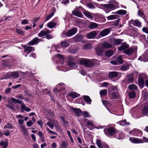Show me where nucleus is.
Instances as JSON below:
<instances>
[{
    "label": "nucleus",
    "mask_w": 148,
    "mask_h": 148,
    "mask_svg": "<svg viewBox=\"0 0 148 148\" xmlns=\"http://www.w3.org/2000/svg\"><path fill=\"white\" fill-rule=\"evenodd\" d=\"M117 123L120 125L122 126H124L125 125H129L130 124V123L127 122L126 119H124L123 120H121Z\"/></svg>",
    "instance_id": "obj_34"
},
{
    "label": "nucleus",
    "mask_w": 148,
    "mask_h": 148,
    "mask_svg": "<svg viewBox=\"0 0 148 148\" xmlns=\"http://www.w3.org/2000/svg\"><path fill=\"white\" fill-rule=\"evenodd\" d=\"M4 134L5 136H8L10 135V133L8 130H7L4 132Z\"/></svg>",
    "instance_id": "obj_62"
},
{
    "label": "nucleus",
    "mask_w": 148,
    "mask_h": 148,
    "mask_svg": "<svg viewBox=\"0 0 148 148\" xmlns=\"http://www.w3.org/2000/svg\"><path fill=\"white\" fill-rule=\"evenodd\" d=\"M87 6L91 8H95L93 4L90 3L88 4H87Z\"/></svg>",
    "instance_id": "obj_59"
},
{
    "label": "nucleus",
    "mask_w": 148,
    "mask_h": 148,
    "mask_svg": "<svg viewBox=\"0 0 148 148\" xmlns=\"http://www.w3.org/2000/svg\"><path fill=\"white\" fill-rule=\"evenodd\" d=\"M109 75L110 78H115L118 77V73L116 71L111 72L109 73Z\"/></svg>",
    "instance_id": "obj_23"
},
{
    "label": "nucleus",
    "mask_w": 148,
    "mask_h": 148,
    "mask_svg": "<svg viewBox=\"0 0 148 148\" xmlns=\"http://www.w3.org/2000/svg\"><path fill=\"white\" fill-rule=\"evenodd\" d=\"M129 69V65L128 64L123 65L121 68V69L122 71H125Z\"/></svg>",
    "instance_id": "obj_51"
},
{
    "label": "nucleus",
    "mask_w": 148,
    "mask_h": 148,
    "mask_svg": "<svg viewBox=\"0 0 148 148\" xmlns=\"http://www.w3.org/2000/svg\"><path fill=\"white\" fill-rule=\"evenodd\" d=\"M123 40L121 39L114 38L113 43L114 45H119L121 44Z\"/></svg>",
    "instance_id": "obj_31"
},
{
    "label": "nucleus",
    "mask_w": 148,
    "mask_h": 148,
    "mask_svg": "<svg viewBox=\"0 0 148 148\" xmlns=\"http://www.w3.org/2000/svg\"><path fill=\"white\" fill-rule=\"evenodd\" d=\"M74 111L75 112L76 115L78 116H80L81 115L82 113V111L79 109L75 108Z\"/></svg>",
    "instance_id": "obj_45"
},
{
    "label": "nucleus",
    "mask_w": 148,
    "mask_h": 148,
    "mask_svg": "<svg viewBox=\"0 0 148 148\" xmlns=\"http://www.w3.org/2000/svg\"><path fill=\"white\" fill-rule=\"evenodd\" d=\"M83 37L82 35H77L73 38V39L75 41L79 42L82 39Z\"/></svg>",
    "instance_id": "obj_33"
},
{
    "label": "nucleus",
    "mask_w": 148,
    "mask_h": 148,
    "mask_svg": "<svg viewBox=\"0 0 148 148\" xmlns=\"http://www.w3.org/2000/svg\"><path fill=\"white\" fill-rule=\"evenodd\" d=\"M50 33V31L48 29H47L46 31L42 30L40 33H39L38 36L39 37H42L43 36H45L47 34Z\"/></svg>",
    "instance_id": "obj_22"
},
{
    "label": "nucleus",
    "mask_w": 148,
    "mask_h": 148,
    "mask_svg": "<svg viewBox=\"0 0 148 148\" xmlns=\"http://www.w3.org/2000/svg\"><path fill=\"white\" fill-rule=\"evenodd\" d=\"M127 11L123 10H120L115 12H112V14H117L120 15H123L127 13Z\"/></svg>",
    "instance_id": "obj_37"
},
{
    "label": "nucleus",
    "mask_w": 148,
    "mask_h": 148,
    "mask_svg": "<svg viewBox=\"0 0 148 148\" xmlns=\"http://www.w3.org/2000/svg\"><path fill=\"white\" fill-rule=\"evenodd\" d=\"M40 41V40L37 37H36L34 39L29 42L28 43V44L29 45H33L38 44Z\"/></svg>",
    "instance_id": "obj_16"
},
{
    "label": "nucleus",
    "mask_w": 148,
    "mask_h": 148,
    "mask_svg": "<svg viewBox=\"0 0 148 148\" xmlns=\"http://www.w3.org/2000/svg\"><path fill=\"white\" fill-rule=\"evenodd\" d=\"M34 124V123L31 120H30L27 122L26 124L28 127Z\"/></svg>",
    "instance_id": "obj_57"
},
{
    "label": "nucleus",
    "mask_w": 148,
    "mask_h": 148,
    "mask_svg": "<svg viewBox=\"0 0 148 148\" xmlns=\"http://www.w3.org/2000/svg\"><path fill=\"white\" fill-rule=\"evenodd\" d=\"M8 146V143L5 142L1 141L0 143V146L2 148H6Z\"/></svg>",
    "instance_id": "obj_42"
},
{
    "label": "nucleus",
    "mask_w": 148,
    "mask_h": 148,
    "mask_svg": "<svg viewBox=\"0 0 148 148\" xmlns=\"http://www.w3.org/2000/svg\"><path fill=\"white\" fill-rule=\"evenodd\" d=\"M110 32V28L105 29L101 32L99 35L101 37H104L108 35Z\"/></svg>",
    "instance_id": "obj_7"
},
{
    "label": "nucleus",
    "mask_w": 148,
    "mask_h": 148,
    "mask_svg": "<svg viewBox=\"0 0 148 148\" xmlns=\"http://www.w3.org/2000/svg\"><path fill=\"white\" fill-rule=\"evenodd\" d=\"M97 54L99 56H101L103 51V49L101 46H98L95 49Z\"/></svg>",
    "instance_id": "obj_17"
},
{
    "label": "nucleus",
    "mask_w": 148,
    "mask_h": 148,
    "mask_svg": "<svg viewBox=\"0 0 148 148\" xmlns=\"http://www.w3.org/2000/svg\"><path fill=\"white\" fill-rule=\"evenodd\" d=\"M58 23V22L57 21L56 22L51 21L47 24V26L50 29L53 28L55 27Z\"/></svg>",
    "instance_id": "obj_20"
},
{
    "label": "nucleus",
    "mask_w": 148,
    "mask_h": 148,
    "mask_svg": "<svg viewBox=\"0 0 148 148\" xmlns=\"http://www.w3.org/2000/svg\"><path fill=\"white\" fill-rule=\"evenodd\" d=\"M4 128L5 129H14V127L13 126V125L10 123H8L6 125H5L4 127Z\"/></svg>",
    "instance_id": "obj_40"
},
{
    "label": "nucleus",
    "mask_w": 148,
    "mask_h": 148,
    "mask_svg": "<svg viewBox=\"0 0 148 148\" xmlns=\"http://www.w3.org/2000/svg\"><path fill=\"white\" fill-rule=\"evenodd\" d=\"M82 12L87 17L91 19H92L93 18V17L91 14V13L86 10H84V11H83Z\"/></svg>",
    "instance_id": "obj_28"
},
{
    "label": "nucleus",
    "mask_w": 148,
    "mask_h": 148,
    "mask_svg": "<svg viewBox=\"0 0 148 148\" xmlns=\"http://www.w3.org/2000/svg\"><path fill=\"white\" fill-rule=\"evenodd\" d=\"M117 60L119 64H121L123 63L122 57L121 56H120L118 57Z\"/></svg>",
    "instance_id": "obj_50"
},
{
    "label": "nucleus",
    "mask_w": 148,
    "mask_h": 148,
    "mask_svg": "<svg viewBox=\"0 0 148 148\" xmlns=\"http://www.w3.org/2000/svg\"><path fill=\"white\" fill-rule=\"evenodd\" d=\"M87 126H91L92 127H93L95 126L94 124V121L92 120H89L87 123Z\"/></svg>",
    "instance_id": "obj_43"
},
{
    "label": "nucleus",
    "mask_w": 148,
    "mask_h": 148,
    "mask_svg": "<svg viewBox=\"0 0 148 148\" xmlns=\"http://www.w3.org/2000/svg\"><path fill=\"white\" fill-rule=\"evenodd\" d=\"M104 132L107 136H112L115 133V130L113 127H110L106 129H104Z\"/></svg>",
    "instance_id": "obj_4"
},
{
    "label": "nucleus",
    "mask_w": 148,
    "mask_h": 148,
    "mask_svg": "<svg viewBox=\"0 0 148 148\" xmlns=\"http://www.w3.org/2000/svg\"><path fill=\"white\" fill-rule=\"evenodd\" d=\"M24 48L25 49L24 51L28 54L35 50L34 48L32 47H27L26 45H24Z\"/></svg>",
    "instance_id": "obj_11"
},
{
    "label": "nucleus",
    "mask_w": 148,
    "mask_h": 148,
    "mask_svg": "<svg viewBox=\"0 0 148 148\" xmlns=\"http://www.w3.org/2000/svg\"><path fill=\"white\" fill-rule=\"evenodd\" d=\"M97 31H93L87 34V38L88 39H92L95 37L97 34Z\"/></svg>",
    "instance_id": "obj_10"
},
{
    "label": "nucleus",
    "mask_w": 148,
    "mask_h": 148,
    "mask_svg": "<svg viewBox=\"0 0 148 148\" xmlns=\"http://www.w3.org/2000/svg\"><path fill=\"white\" fill-rule=\"evenodd\" d=\"M129 47V45H128L126 43H123L120 46L118 47V50L121 51L125 50Z\"/></svg>",
    "instance_id": "obj_19"
},
{
    "label": "nucleus",
    "mask_w": 148,
    "mask_h": 148,
    "mask_svg": "<svg viewBox=\"0 0 148 148\" xmlns=\"http://www.w3.org/2000/svg\"><path fill=\"white\" fill-rule=\"evenodd\" d=\"M101 47L103 49H107L111 48L113 45L107 42H104L102 43Z\"/></svg>",
    "instance_id": "obj_8"
},
{
    "label": "nucleus",
    "mask_w": 148,
    "mask_h": 148,
    "mask_svg": "<svg viewBox=\"0 0 148 148\" xmlns=\"http://www.w3.org/2000/svg\"><path fill=\"white\" fill-rule=\"evenodd\" d=\"M21 110L23 112L25 111L27 112H29L30 111L31 109L30 108L25 106L24 103H22L21 105Z\"/></svg>",
    "instance_id": "obj_24"
},
{
    "label": "nucleus",
    "mask_w": 148,
    "mask_h": 148,
    "mask_svg": "<svg viewBox=\"0 0 148 148\" xmlns=\"http://www.w3.org/2000/svg\"><path fill=\"white\" fill-rule=\"evenodd\" d=\"M96 144L99 148H103L102 146V143L101 140L97 139L96 141Z\"/></svg>",
    "instance_id": "obj_41"
},
{
    "label": "nucleus",
    "mask_w": 148,
    "mask_h": 148,
    "mask_svg": "<svg viewBox=\"0 0 148 148\" xmlns=\"http://www.w3.org/2000/svg\"><path fill=\"white\" fill-rule=\"evenodd\" d=\"M8 104L6 105V107H8L12 110H14V106L15 105L14 103L10 99L8 100Z\"/></svg>",
    "instance_id": "obj_15"
},
{
    "label": "nucleus",
    "mask_w": 148,
    "mask_h": 148,
    "mask_svg": "<svg viewBox=\"0 0 148 148\" xmlns=\"http://www.w3.org/2000/svg\"><path fill=\"white\" fill-rule=\"evenodd\" d=\"M144 62L148 60V50H146L144 52L143 55L141 56L138 59Z\"/></svg>",
    "instance_id": "obj_6"
},
{
    "label": "nucleus",
    "mask_w": 148,
    "mask_h": 148,
    "mask_svg": "<svg viewBox=\"0 0 148 148\" xmlns=\"http://www.w3.org/2000/svg\"><path fill=\"white\" fill-rule=\"evenodd\" d=\"M98 26V24L94 22H91L88 26V27L91 29H93L97 27Z\"/></svg>",
    "instance_id": "obj_26"
},
{
    "label": "nucleus",
    "mask_w": 148,
    "mask_h": 148,
    "mask_svg": "<svg viewBox=\"0 0 148 148\" xmlns=\"http://www.w3.org/2000/svg\"><path fill=\"white\" fill-rule=\"evenodd\" d=\"M67 64L68 66L71 68L76 69L78 67V63H75L71 61H69Z\"/></svg>",
    "instance_id": "obj_13"
},
{
    "label": "nucleus",
    "mask_w": 148,
    "mask_h": 148,
    "mask_svg": "<svg viewBox=\"0 0 148 148\" xmlns=\"http://www.w3.org/2000/svg\"><path fill=\"white\" fill-rule=\"evenodd\" d=\"M68 95L73 98H75L80 96V95L75 92H71L68 94Z\"/></svg>",
    "instance_id": "obj_32"
},
{
    "label": "nucleus",
    "mask_w": 148,
    "mask_h": 148,
    "mask_svg": "<svg viewBox=\"0 0 148 148\" xmlns=\"http://www.w3.org/2000/svg\"><path fill=\"white\" fill-rule=\"evenodd\" d=\"M142 31L146 33V34H148V28L147 27H144L142 28Z\"/></svg>",
    "instance_id": "obj_61"
},
{
    "label": "nucleus",
    "mask_w": 148,
    "mask_h": 148,
    "mask_svg": "<svg viewBox=\"0 0 148 148\" xmlns=\"http://www.w3.org/2000/svg\"><path fill=\"white\" fill-rule=\"evenodd\" d=\"M106 10L111 11L116 9L117 7L114 3L102 4Z\"/></svg>",
    "instance_id": "obj_5"
},
{
    "label": "nucleus",
    "mask_w": 148,
    "mask_h": 148,
    "mask_svg": "<svg viewBox=\"0 0 148 148\" xmlns=\"http://www.w3.org/2000/svg\"><path fill=\"white\" fill-rule=\"evenodd\" d=\"M133 52V49H132L130 48H129L125 50L124 51V53L128 55L132 54Z\"/></svg>",
    "instance_id": "obj_36"
},
{
    "label": "nucleus",
    "mask_w": 148,
    "mask_h": 148,
    "mask_svg": "<svg viewBox=\"0 0 148 148\" xmlns=\"http://www.w3.org/2000/svg\"><path fill=\"white\" fill-rule=\"evenodd\" d=\"M83 97L84 101L86 102L88 104H91L92 100L88 96H84Z\"/></svg>",
    "instance_id": "obj_35"
},
{
    "label": "nucleus",
    "mask_w": 148,
    "mask_h": 148,
    "mask_svg": "<svg viewBox=\"0 0 148 148\" xmlns=\"http://www.w3.org/2000/svg\"><path fill=\"white\" fill-rule=\"evenodd\" d=\"M16 32L18 34L22 36H24L25 33L21 29H16Z\"/></svg>",
    "instance_id": "obj_47"
},
{
    "label": "nucleus",
    "mask_w": 148,
    "mask_h": 148,
    "mask_svg": "<svg viewBox=\"0 0 148 148\" xmlns=\"http://www.w3.org/2000/svg\"><path fill=\"white\" fill-rule=\"evenodd\" d=\"M117 18V16L115 15H112L107 17V18L108 20H112L116 19Z\"/></svg>",
    "instance_id": "obj_48"
},
{
    "label": "nucleus",
    "mask_w": 148,
    "mask_h": 148,
    "mask_svg": "<svg viewBox=\"0 0 148 148\" xmlns=\"http://www.w3.org/2000/svg\"><path fill=\"white\" fill-rule=\"evenodd\" d=\"M138 82L139 86L141 87H143L144 86L145 81L143 77L140 76L138 79Z\"/></svg>",
    "instance_id": "obj_18"
},
{
    "label": "nucleus",
    "mask_w": 148,
    "mask_h": 148,
    "mask_svg": "<svg viewBox=\"0 0 148 148\" xmlns=\"http://www.w3.org/2000/svg\"><path fill=\"white\" fill-rule=\"evenodd\" d=\"M79 64L84 65L85 67H90L94 65L95 62L93 60L86 58H82L80 59Z\"/></svg>",
    "instance_id": "obj_1"
},
{
    "label": "nucleus",
    "mask_w": 148,
    "mask_h": 148,
    "mask_svg": "<svg viewBox=\"0 0 148 148\" xmlns=\"http://www.w3.org/2000/svg\"><path fill=\"white\" fill-rule=\"evenodd\" d=\"M60 44L62 47H67L69 46L68 42L66 40L62 41Z\"/></svg>",
    "instance_id": "obj_39"
},
{
    "label": "nucleus",
    "mask_w": 148,
    "mask_h": 148,
    "mask_svg": "<svg viewBox=\"0 0 148 148\" xmlns=\"http://www.w3.org/2000/svg\"><path fill=\"white\" fill-rule=\"evenodd\" d=\"M10 100L12 102H13L14 103H17L18 99H17L14 98H11V99Z\"/></svg>",
    "instance_id": "obj_64"
},
{
    "label": "nucleus",
    "mask_w": 148,
    "mask_h": 148,
    "mask_svg": "<svg viewBox=\"0 0 148 148\" xmlns=\"http://www.w3.org/2000/svg\"><path fill=\"white\" fill-rule=\"evenodd\" d=\"M142 113L144 114H148V102L145 104V107L142 110Z\"/></svg>",
    "instance_id": "obj_30"
},
{
    "label": "nucleus",
    "mask_w": 148,
    "mask_h": 148,
    "mask_svg": "<svg viewBox=\"0 0 148 148\" xmlns=\"http://www.w3.org/2000/svg\"><path fill=\"white\" fill-rule=\"evenodd\" d=\"M129 23V25L132 23V24L138 27H141V23L139 21L138 19H136L134 21L133 20H131Z\"/></svg>",
    "instance_id": "obj_9"
},
{
    "label": "nucleus",
    "mask_w": 148,
    "mask_h": 148,
    "mask_svg": "<svg viewBox=\"0 0 148 148\" xmlns=\"http://www.w3.org/2000/svg\"><path fill=\"white\" fill-rule=\"evenodd\" d=\"M61 118L63 121V124L64 125V126H67L68 124V122L65 121V119L63 117H61Z\"/></svg>",
    "instance_id": "obj_60"
},
{
    "label": "nucleus",
    "mask_w": 148,
    "mask_h": 148,
    "mask_svg": "<svg viewBox=\"0 0 148 148\" xmlns=\"http://www.w3.org/2000/svg\"><path fill=\"white\" fill-rule=\"evenodd\" d=\"M129 96L130 99L134 98L136 96L135 93L133 91H131L129 93Z\"/></svg>",
    "instance_id": "obj_49"
},
{
    "label": "nucleus",
    "mask_w": 148,
    "mask_h": 148,
    "mask_svg": "<svg viewBox=\"0 0 148 148\" xmlns=\"http://www.w3.org/2000/svg\"><path fill=\"white\" fill-rule=\"evenodd\" d=\"M129 140L132 142L134 143H143V141L142 140L137 138L131 137L129 138Z\"/></svg>",
    "instance_id": "obj_14"
},
{
    "label": "nucleus",
    "mask_w": 148,
    "mask_h": 148,
    "mask_svg": "<svg viewBox=\"0 0 148 148\" xmlns=\"http://www.w3.org/2000/svg\"><path fill=\"white\" fill-rule=\"evenodd\" d=\"M20 71H14L13 72H9L5 75V78L8 79L10 78H15L18 77L20 75Z\"/></svg>",
    "instance_id": "obj_2"
},
{
    "label": "nucleus",
    "mask_w": 148,
    "mask_h": 148,
    "mask_svg": "<svg viewBox=\"0 0 148 148\" xmlns=\"http://www.w3.org/2000/svg\"><path fill=\"white\" fill-rule=\"evenodd\" d=\"M47 125L48 126H49L50 127L51 129H52L54 127L53 124L51 122H47Z\"/></svg>",
    "instance_id": "obj_58"
},
{
    "label": "nucleus",
    "mask_w": 148,
    "mask_h": 148,
    "mask_svg": "<svg viewBox=\"0 0 148 148\" xmlns=\"http://www.w3.org/2000/svg\"><path fill=\"white\" fill-rule=\"evenodd\" d=\"M83 115L85 117H88L90 116L89 113L86 111H84L83 113Z\"/></svg>",
    "instance_id": "obj_55"
},
{
    "label": "nucleus",
    "mask_w": 148,
    "mask_h": 148,
    "mask_svg": "<svg viewBox=\"0 0 148 148\" xmlns=\"http://www.w3.org/2000/svg\"><path fill=\"white\" fill-rule=\"evenodd\" d=\"M107 93V90H101L100 92V94L101 96H105Z\"/></svg>",
    "instance_id": "obj_54"
},
{
    "label": "nucleus",
    "mask_w": 148,
    "mask_h": 148,
    "mask_svg": "<svg viewBox=\"0 0 148 148\" xmlns=\"http://www.w3.org/2000/svg\"><path fill=\"white\" fill-rule=\"evenodd\" d=\"M128 88L130 90H135L137 89V87L135 84H132L129 86Z\"/></svg>",
    "instance_id": "obj_44"
},
{
    "label": "nucleus",
    "mask_w": 148,
    "mask_h": 148,
    "mask_svg": "<svg viewBox=\"0 0 148 148\" xmlns=\"http://www.w3.org/2000/svg\"><path fill=\"white\" fill-rule=\"evenodd\" d=\"M91 47L92 46L91 44L89 43L85 44L83 46V48L85 49L91 48Z\"/></svg>",
    "instance_id": "obj_53"
},
{
    "label": "nucleus",
    "mask_w": 148,
    "mask_h": 148,
    "mask_svg": "<svg viewBox=\"0 0 148 148\" xmlns=\"http://www.w3.org/2000/svg\"><path fill=\"white\" fill-rule=\"evenodd\" d=\"M118 96V92H112L110 94V97L112 99H117Z\"/></svg>",
    "instance_id": "obj_21"
},
{
    "label": "nucleus",
    "mask_w": 148,
    "mask_h": 148,
    "mask_svg": "<svg viewBox=\"0 0 148 148\" xmlns=\"http://www.w3.org/2000/svg\"><path fill=\"white\" fill-rule=\"evenodd\" d=\"M127 79L129 83L133 82L134 80L133 75L131 74L128 75L127 77Z\"/></svg>",
    "instance_id": "obj_29"
},
{
    "label": "nucleus",
    "mask_w": 148,
    "mask_h": 148,
    "mask_svg": "<svg viewBox=\"0 0 148 148\" xmlns=\"http://www.w3.org/2000/svg\"><path fill=\"white\" fill-rule=\"evenodd\" d=\"M56 59L62 63L63 62L64 58L62 55L59 54L56 56Z\"/></svg>",
    "instance_id": "obj_25"
},
{
    "label": "nucleus",
    "mask_w": 148,
    "mask_h": 148,
    "mask_svg": "<svg viewBox=\"0 0 148 148\" xmlns=\"http://www.w3.org/2000/svg\"><path fill=\"white\" fill-rule=\"evenodd\" d=\"M55 127L56 128V129L57 131H58L60 132L62 131V130L59 126L58 125H56Z\"/></svg>",
    "instance_id": "obj_63"
},
{
    "label": "nucleus",
    "mask_w": 148,
    "mask_h": 148,
    "mask_svg": "<svg viewBox=\"0 0 148 148\" xmlns=\"http://www.w3.org/2000/svg\"><path fill=\"white\" fill-rule=\"evenodd\" d=\"M20 130L24 135L27 136L28 135V132L27 129H25V127L22 125H20Z\"/></svg>",
    "instance_id": "obj_12"
},
{
    "label": "nucleus",
    "mask_w": 148,
    "mask_h": 148,
    "mask_svg": "<svg viewBox=\"0 0 148 148\" xmlns=\"http://www.w3.org/2000/svg\"><path fill=\"white\" fill-rule=\"evenodd\" d=\"M72 13L74 15L79 17L82 18L83 17V15L82 13L78 11H73Z\"/></svg>",
    "instance_id": "obj_27"
},
{
    "label": "nucleus",
    "mask_w": 148,
    "mask_h": 148,
    "mask_svg": "<svg viewBox=\"0 0 148 148\" xmlns=\"http://www.w3.org/2000/svg\"><path fill=\"white\" fill-rule=\"evenodd\" d=\"M54 15L53 13H51L50 14L47 16V17L46 18V21H47L49 20L51 18L52 16Z\"/></svg>",
    "instance_id": "obj_56"
},
{
    "label": "nucleus",
    "mask_w": 148,
    "mask_h": 148,
    "mask_svg": "<svg viewBox=\"0 0 148 148\" xmlns=\"http://www.w3.org/2000/svg\"><path fill=\"white\" fill-rule=\"evenodd\" d=\"M68 145V143L67 142H66L65 141H63L62 142L61 144V148H66L67 147Z\"/></svg>",
    "instance_id": "obj_52"
},
{
    "label": "nucleus",
    "mask_w": 148,
    "mask_h": 148,
    "mask_svg": "<svg viewBox=\"0 0 148 148\" xmlns=\"http://www.w3.org/2000/svg\"><path fill=\"white\" fill-rule=\"evenodd\" d=\"M138 15L141 17L144 18L145 17V15L142 10H139L138 12Z\"/></svg>",
    "instance_id": "obj_46"
},
{
    "label": "nucleus",
    "mask_w": 148,
    "mask_h": 148,
    "mask_svg": "<svg viewBox=\"0 0 148 148\" xmlns=\"http://www.w3.org/2000/svg\"><path fill=\"white\" fill-rule=\"evenodd\" d=\"M77 27H75L68 30L66 32H63L62 34L66 35L68 37L71 36L77 33Z\"/></svg>",
    "instance_id": "obj_3"
},
{
    "label": "nucleus",
    "mask_w": 148,
    "mask_h": 148,
    "mask_svg": "<svg viewBox=\"0 0 148 148\" xmlns=\"http://www.w3.org/2000/svg\"><path fill=\"white\" fill-rule=\"evenodd\" d=\"M114 54L113 51L112 50H108L105 52V54L106 56L108 57H110Z\"/></svg>",
    "instance_id": "obj_38"
}]
</instances>
